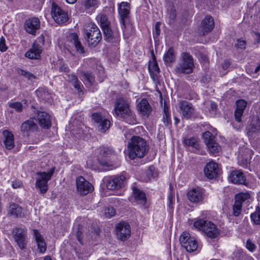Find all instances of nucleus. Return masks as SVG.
<instances>
[{
  "mask_svg": "<svg viewBox=\"0 0 260 260\" xmlns=\"http://www.w3.org/2000/svg\"><path fill=\"white\" fill-rule=\"evenodd\" d=\"M128 157L134 160L143 158L149 150L147 142L139 136H133L127 144Z\"/></svg>",
  "mask_w": 260,
  "mask_h": 260,
  "instance_id": "obj_1",
  "label": "nucleus"
},
{
  "mask_svg": "<svg viewBox=\"0 0 260 260\" xmlns=\"http://www.w3.org/2000/svg\"><path fill=\"white\" fill-rule=\"evenodd\" d=\"M114 111L116 115L125 122L133 124L137 122L135 113L129 108L127 101L123 98L116 100L114 105Z\"/></svg>",
  "mask_w": 260,
  "mask_h": 260,
  "instance_id": "obj_2",
  "label": "nucleus"
},
{
  "mask_svg": "<svg viewBox=\"0 0 260 260\" xmlns=\"http://www.w3.org/2000/svg\"><path fill=\"white\" fill-rule=\"evenodd\" d=\"M193 226L203 231L206 235L211 239H215L220 234V231L216 224L212 221L204 218L198 219L193 223Z\"/></svg>",
  "mask_w": 260,
  "mask_h": 260,
  "instance_id": "obj_3",
  "label": "nucleus"
},
{
  "mask_svg": "<svg viewBox=\"0 0 260 260\" xmlns=\"http://www.w3.org/2000/svg\"><path fill=\"white\" fill-rule=\"evenodd\" d=\"M84 38L89 46L95 47L102 40V34L99 27L91 23L84 29Z\"/></svg>",
  "mask_w": 260,
  "mask_h": 260,
  "instance_id": "obj_4",
  "label": "nucleus"
},
{
  "mask_svg": "<svg viewBox=\"0 0 260 260\" xmlns=\"http://www.w3.org/2000/svg\"><path fill=\"white\" fill-rule=\"evenodd\" d=\"M194 67L193 58L188 53L182 54L181 62L176 67L175 71L179 74H190L193 71Z\"/></svg>",
  "mask_w": 260,
  "mask_h": 260,
  "instance_id": "obj_5",
  "label": "nucleus"
},
{
  "mask_svg": "<svg viewBox=\"0 0 260 260\" xmlns=\"http://www.w3.org/2000/svg\"><path fill=\"white\" fill-rule=\"evenodd\" d=\"M55 171V168H52L48 172H38V177L36 179V187L40 189L41 194H45L48 190V182L51 178Z\"/></svg>",
  "mask_w": 260,
  "mask_h": 260,
  "instance_id": "obj_6",
  "label": "nucleus"
},
{
  "mask_svg": "<svg viewBox=\"0 0 260 260\" xmlns=\"http://www.w3.org/2000/svg\"><path fill=\"white\" fill-rule=\"evenodd\" d=\"M51 14L53 20L58 24L65 23L69 19L67 12L54 1L51 2Z\"/></svg>",
  "mask_w": 260,
  "mask_h": 260,
  "instance_id": "obj_7",
  "label": "nucleus"
},
{
  "mask_svg": "<svg viewBox=\"0 0 260 260\" xmlns=\"http://www.w3.org/2000/svg\"><path fill=\"white\" fill-rule=\"evenodd\" d=\"M179 240L182 247L187 252H193L198 247L197 241L187 232H183L180 237Z\"/></svg>",
  "mask_w": 260,
  "mask_h": 260,
  "instance_id": "obj_8",
  "label": "nucleus"
},
{
  "mask_svg": "<svg viewBox=\"0 0 260 260\" xmlns=\"http://www.w3.org/2000/svg\"><path fill=\"white\" fill-rule=\"evenodd\" d=\"M127 175L123 172L119 176L110 177L106 181V187L110 190H117L123 187L126 182Z\"/></svg>",
  "mask_w": 260,
  "mask_h": 260,
  "instance_id": "obj_9",
  "label": "nucleus"
},
{
  "mask_svg": "<svg viewBox=\"0 0 260 260\" xmlns=\"http://www.w3.org/2000/svg\"><path fill=\"white\" fill-rule=\"evenodd\" d=\"M204 142L210 153L217 155L221 150L218 144L215 141L214 137L209 131L205 132L203 135Z\"/></svg>",
  "mask_w": 260,
  "mask_h": 260,
  "instance_id": "obj_10",
  "label": "nucleus"
},
{
  "mask_svg": "<svg viewBox=\"0 0 260 260\" xmlns=\"http://www.w3.org/2000/svg\"><path fill=\"white\" fill-rule=\"evenodd\" d=\"M182 118L190 119L194 117L195 109L192 104L187 101L180 100L178 103Z\"/></svg>",
  "mask_w": 260,
  "mask_h": 260,
  "instance_id": "obj_11",
  "label": "nucleus"
},
{
  "mask_svg": "<svg viewBox=\"0 0 260 260\" xmlns=\"http://www.w3.org/2000/svg\"><path fill=\"white\" fill-rule=\"evenodd\" d=\"M76 187L78 192L83 196L91 192L94 189L93 186L82 176L77 178Z\"/></svg>",
  "mask_w": 260,
  "mask_h": 260,
  "instance_id": "obj_12",
  "label": "nucleus"
},
{
  "mask_svg": "<svg viewBox=\"0 0 260 260\" xmlns=\"http://www.w3.org/2000/svg\"><path fill=\"white\" fill-rule=\"evenodd\" d=\"M116 233L118 239L124 241L131 236L130 225L125 221L120 222L116 226Z\"/></svg>",
  "mask_w": 260,
  "mask_h": 260,
  "instance_id": "obj_13",
  "label": "nucleus"
},
{
  "mask_svg": "<svg viewBox=\"0 0 260 260\" xmlns=\"http://www.w3.org/2000/svg\"><path fill=\"white\" fill-rule=\"evenodd\" d=\"M13 234L15 241L19 247L21 249L25 248L27 236L26 230L24 228L15 227L13 230Z\"/></svg>",
  "mask_w": 260,
  "mask_h": 260,
  "instance_id": "obj_14",
  "label": "nucleus"
},
{
  "mask_svg": "<svg viewBox=\"0 0 260 260\" xmlns=\"http://www.w3.org/2000/svg\"><path fill=\"white\" fill-rule=\"evenodd\" d=\"M24 27L28 34L35 36L36 31L40 28V21L36 17L28 18L25 21Z\"/></svg>",
  "mask_w": 260,
  "mask_h": 260,
  "instance_id": "obj_15",
  "label": "nucleus"
},
{
  "mask_svg": "<svg viewBox=\"0 0 260 260\" xmlns=\"http://www.w3.org/2000/svg\"><path fill=\"white\" fill-rule=\"evenodd\" d=\"M92 119L98 124L99 131L105 133L110 126V121L103 117L99 113H94L92 114Z\"/></svg>",
  "mask_w": 260,
  "mask_h": 260,
  "instance_id": "obj_16",
  "label": "nucleus"
},
{
  "mask_svg": "<svg viewBox=\"0 0 260 260\" xmlns=\"http://www.w3.org/2000/svg\"><path fill=\"white\" fill-rule=\"evenodd\" d=\"M214 27V21L211 16H207L202 20L199 28L200 35L204 36L212 31Z\"/></svg>",
  "mask_w": 260,
  "mask_h": 260,
  "instance_id": "obj_17",
  "label": "nucleus"
},
{
  "mask_svg": "<svg viewBox=\"0 0 260 260\" xmlns=\"http://www.w3.org/2000/svg\"><path fill=\"white\" fill-rule=\"evenodd\" d=\"M204 171L205 176L209 179L216 178L220 173L218 164L213 161L207 163Z\"/></svg>",
  "mask_w": 260,
  "mask_h": 260,
  "instance_id": "obj_18",
  "label": "nucleus"
},
{
  "mask_svg": "<svg viewBox=\"0 0 260 260\" xmlns=\"http://www.w3.org/2000/svg\"><path fill=\"white\" fill-rule=\"evenodd\" d=\"M130 4L127 2H123L119 5L118 13L120 17V23L123 26L125 27V20L129 17L130 13Z\"/></svg>",
  "mask_w": 260,
  "mask_h": 260,
  "instance_id": "obj_19",
  "label": "nucleus"
},
{
  "mask_svg": "<svg viewBox=\"0 0 260 260\" xmlns=\"http://www.w3.org/2000/svg\"><path fill=\"white\" fill-rule=\"evenodd\" d=\"M204 192L202 188L197 187L189 190L187 193L188 199L192 203L202 202L204 199Z\"/></svg>",
  "mask_w": 260,
  "mask_h": 260,
  "instance_id": "obj_20",
  "label": "nucleus"
},
{
  "mask_svg": "<svg viewBox=\"0 0 260 260\" xmlns=\"http://www.w3.org/2000/svg\"><path fill=\"white\" fill-rule=\"evenodd\" d=\"M114 154L115 152L111 148L104 147L101 148L98 158V161L100 165L103 167L111 166V165L110 163L105 158L112 156Z\"/></svg>",
  "mask_w": 260,
  "mask_h": 260,
  "instance_id": "obj_21",
  "label": "nucleus"
},
{
  "mask_svg": "<svg viewBox=\"0 0 260 260\" xmlns=\"http://www.w3.org/2000/svg\"><path fill=\"white\" fill-rule=\"evenodd\" d=\"M105 40L109 43H118L119 42L120 34L117 28L112 29L109 28L103 31Z\"/></svg>",
  "mask_w": 260,
  "mask_h": 260,
  "instance_id": "obj_22",
  "label": "nucleus"
},
{
  "mask_svg": "<svg viewBox=\"0 0 260 260\" xmlns=\"http://www.w3.org/2000/svg\"><path fill=\"white\" fill-rule=\"evenodd\" d=\"M37 118L40 126L44 129H48L51 125L50 116L44 111H37Z\"/></svg>",
  "mask_w": 260,
  "mask_h": 260,
  "instance_id": "obj_23",
  "label": "nucleus"
},
{
  "mask_svg": "<svg viewBox=\"0 0 260 260\" xmlns=\"http://www.w3.org/2000/svg\"><path fill=\"white\" fill-rule=\"evenodd\" d=\"M42 52V47L38 43L34 42L31 47L25 53V56L29 59H38Z\"/></svg>",
  "mask_w": 260,
  "mask_h": 260,
  "instance_id": "obj_24",
  "label": "nucleus"
},
{
  "mask_svg": "<svg viewBox=\"0 0 260 260\" xmlns=\"http://www.w3.org/2000/svg\"><path fill=\"white\" fill-rule=\"evenodd\" d=\"M132 188L133 190L132 197L134 198L137 203L144 205L147 202L145 193L135 185L132 186Z\"/></svg>",
  "mask_w": 260,
  "mask_h": 260,
  "instance_id": "obj_25",
  "label": "nucleus"
},
{
  "mask_svg": "<svg viewBox=\"0 0 260 260\" xmlns=\"http://www.w3.org/2000/svg\"><path fill=\"white\" fill-rule=\"evenodd\" d=\"M247 104V102L244 100H238L236 101V109L235 111V120L237 122H240L241 121V118L243 115Z\"/></svg>",
  "mask_w": 260,
  "mask_h": 260,
  "instance_id": "obj_26",
  "label": "nucleus"
},
{
  "mask_svg": "<svg viewBox=\"0 0 260 260\" xmlns=\"http://www.w3.org/2000/svg\"><path fill=\"white\" fill-rule=\"evenodd\" d=\"M152 54L153 56V61L149 65L148 69L152 80L155 82H157L158 81V75L160 72V70L153 51L152 52Z\"/></svg>",
  "mask_w": 260,
  "mask_h": 260,
  "instance_id": "obj_27",
  "label": "nucleus"
},
{
  "mask_svg": "<svg viewBox=\"0 0 260 260\" xmlns=\"http://www.w3.org/2000/svg\"><path fill=\"white\" fill-rule=\"evenodd\" d=\"M230 179L234 184H244L246 181L245 177L240 170L233 171L231 173Z\"/></svg>",
  "mask_w": 260,
  "mask_h": 260,
  "instance_id": "obj_28",
  "label": "nucleus"
},
{
  "mask_svg": "<svg viewBox=\"0 0 260 260\" xmlns=\"http://www.w3.org/2000/svg\"><path fill=\"white\" fill-rule=\"evenodd\" d=\"M68 39L70 42L75 46L77 51L82 54L85 52L84 47L80 41L77 33L74 32L69 34Z\"/></svg>",
  "mask_w": 260,
  "mask_h": 260,
  "instance_id": "obj_29",
  "label": "nucleus"
},
{
  "mask_svg": "<svg viewBox=\"0 0 260 260\" xmlns=\"http://www.w3.org/2000/svg\"><path fill=\"white\" fill-rule=\"evenodd\" d=\"M32 231L40 252L44 253L46 250L47 246L43 237L37 230L34 229Z\"/></svg>",
  "mask_w": 260,
  "mask_h": 260,
  "instance_id": "obj_30",
  "label": "nucleus"
},
{
  "mask_svg": "<svg viewBox=\"0 0 260 260\" xmlns=\"http://www.w3.org/2000/svg\"><path fill=\"white\" fill-rule=\"evenodd\" d=\"M4 136V144L5 147L8 150L12 149L14 147V137L13 134L8 130L3 132Z\"/></svg>",
  "mask_w": 260,
  "mask_h": 260,
  "instance_id": "obj_31",
  "label": "nucleus"
},
{
  "mask_svg": "<svg viewBox=\"0 0 260 260\" xmlns=\"http://www.w3.org/2000/svg\"><path fill=\"white\" fill-rule=\"evenodd\" d=\"M38 128L37 124L34 121L29 119L23 122L20 126V131L27 135L29 133L36 131Z\"/></svg>",
  "mask_w": 260,
  "mask_h": 260,
  "instance_id": "obj_32",
  "label": "nucleus"
},
{
  "mask_svg": "<svg viewBox=\"0 0 260 260\" xmlns=\"http://www.w3.org/2000/svg\"><path fill=\"white\" fill-rule=\"evenodd\" d=\"M138 110L143 116L148 117L151 112V107L146 99H143L137 106Z\"/></svg>",
  "mask_w": 260,
  "mask_h": 260,
  "instance_id": "obj_33",
  "label": "nucleus"
},
{
  "mask_svg": "<svg viewBox=\"0 0 260 260\" xmlns=\"http://www.w3.org/2000/svg\"><path fill=\"white\" fill-rule=\"evenodd\" d=\"M183 144L186 147H191L193 151H197L200 149L199 141L196 137L185 138L183 140Z\"/></svg>",
  "mask_w": 260,
  "mask_h": 260,
  "instance_id": "obj_34",
  "label": "nucleus"
},
{
  "mask_svg": "<svg viewBox=\"0 0 260 260\" xmlns=\"http://www.w3.org/2000/svg\"><path fill=\"white\" fill-rule=\"evenodd\" d=\"M8 214L16 217H21L22 209L17 204H11L8 210Z\"/></svg>",
  "mask_w": 260,
  "mask_h": 260,
  "instance_id": "obj_35",
  "label": "nucleus"
},
{
  "mask_svg": "<svg viewBox=\"0 0 260 260\" xmlns=\"http://www.w3.org/2000/svg\"><path fill=\"white\" fill-rule=\"evenodd\" d=\"M81 77L89 85H93L95 82V77L93 73L90 71H82L81 73Z\"/></svg>",
  "mask_w": 260,
  "mask_h": 260,
  "instance_id": "obj_36",
  "label": "nucleus"
},
{
  "mask_svg": "<svg viewBox=\"0 0 260 260\" xmlns=\"http://www.w3.org/2000/svg\"><path fill=\"white\" fill-rule=\"evenodd\" d=\"M248 133H256L260 131V120L257 118H253L247 128Z\"/></svg>",
  "mask_w": 260,
  "mask_h": 260,
  "instance_id": "obj_37",
  "label": "nucleus"
},
{
  "mask_svg": "<svg viewBox=\"0 0 260 260\" xmlns=\"http://www.w3.org/2000/svg\"><path fill=\"white\" fill-rule=\"evenodd\" d=\"M164 60L166 63H170L175 60V55L173 47H170L164 55Z\"/></svg>",
  "mask_w": 260,
  "mask_h": 260,
  "instance_id": "obj_38",
  "label": "nucleus"
},
{
  "mask_svg": "<svg viewBox=\"0 0 260 260\" xmlns=\"http://www.w3.org/2000/svg\"><path fill=\"white\" fill-rule=\"evenodd\" d=\"M82 4L85 10L92 11L98 7L99 2L98 0H84Z\"/></svg>",
  "mask_w": 260,
  "mask_h": 260,
  "instance_id": "obj_39",
  "label": "nucleus"
},
{
  "mask_svg": "<svg viewBox=\"0 0 260 260\" xmlns=\"http://www.w3.org/2000/svg\"><path fill=\"white\" fill-rule=\"evenodd\" d=\"M250 218L254 224L260 225V208L259 207H257L255 211L251 214Z\"/></svg>",
  "mask_w": 260,
  "mask_h": 260,
  "instance_id": "obj_40",
  "label": "nucleus"
},
{
  "mask_svg": "<svg viewBox=\"0 0 260 260\" xmlns=\"http://www.w3.org/2000/svg\"><path fill=\"white\" fill-rule=\"evenodd\" d=\"M162 121L165 125L168 126L171 123V119L170 117V114L169 111L168 107L165 104L164 107V115Z\"/></svg>",
  "mask_w": 260,
  "mask_h": 260,
  "instance_id": "obj_41",
  "label": "nucleus"
},
{
  "mask_svg": "<svg viewBox=\"0 0 260 260\" xmlns=\"http://www.w3.org/2000/svg\"><path fill=\"white\" fill-rule=\"evenodd\" d=\"M100 24L103 31H104L105 29L106 30L110 28V22L105 15H102L101 16Z\"/></svg>",
  "mask_w": 260,
  "mask_h": 260,
  "instance_id": "obj_42",
  "label": "nucleus"
},
{
  "mask_svg": "<svg viewBox=\"0 0 260 260\" xmlns=\"http://www.w3.org/2000/svg\"><path fill=\"white\" fill-rule=\"evenodd\" d=\"M18 73L20 75L27 78L28 80L31 81L32 79H36V76L34 75L33 74L22 69L18 70Z\"/></svg>",
  "mask_w": 260,
  "mask_h": 260,
  "instance_id": "obj_43",
  "label": "nucleus"
},
{
  "mask_svg": "<svg viewBox=\"0 0 260 260\" xmlns=\"http://www.w3.org/2000/svg\"><path fill=\"white\" fill-rule=\"evenodd\" d=\"M250 198V194L248 193H240L235 196V201L242 204L243 202Z\"/></svg>",
  "mask_w": 260,
  "mask_h": 260,
  "instance_id": "obj_44",
  "label": "nucleus"
},
{
  "mask_svg": "<svg viewBox=\"0 0 260 260\" xmlns=\"http://www.w3.org/2000/svg\"><path fill=\"white\" fill-rule=\"evenodd\" d=\"M242 205L238 202L235 201L233 206V214L235 216H238L241 213Z\"/></svg>",
  "mask_w": 260,
  "mask_h": 260,
  "instance_id": "obj_45",
  "label": "nucleus"
},
{
  "mask_svg": "<svg viewBox=\"0 0 260 260\" xmlns=\"http://www.w3.org/2000/svg\"><path fill=\"white\" fill-rule=\"evenodd\" d=\"M37 93L44 100H49L51 98L50 93L46 89L38 90Z\"/></svg>",
  "mask_w": 260,
  "mask_h": 260,
  "instance_id": "obj_46",
  "label": "nucleus"
},
{
  "mask_svg": "<svg viewBox=\"0 0 260 260\" xmlns=\"http://www.w3.org/2000/svg\"><path fill=\"white\" fill-rule=\"evenodd\" d=\"M146 175L148 177L147 180H149L151 178H155L157 176V172L155 171V168L153 166H150L146 172Z\"/></svg>",
  "mask_w": 260,
  "mask_h": 260,
  "instance_id": "obj_47",
  "label": "nucleus"
},
{
  "mask_svg": "<svg viewBox=\"0 0 260 260\" xmlns=\"http://www.w3.org/2000/svg\"><path fill=\"white\" fill-rule=\"evenodd\" d=\"M235 47L237 49L244 50L246 49V42L242 39L237 40V43L234 45Z\"/></svg>",
  "mask_w": 260,
  "mask_h": 260,
  "instance_id": "obj_48",
  "label": "nucleus"
},
{
  "mask_svg": "<svg viewBox=\"0 0 260 260\" xmlns=\"http://www.w3.org/2000/svg\"><path fill=\"white\" fill-rule=\"evenodd\" d=\"M9 107L12 108H14L18 112H20L23 110V105L20 102H13L9 104Z\"/></svg>",
  "mask_w": 260,
  "mask_h": 260,
  "instance_id": "obj_49",
  "label": "nucleus"
},
{
  "mask_svg": "<svg viewBox=\"0 0 260 260\" xmlns=\"http://www.w3.org/2000/svg\"><path fill=\"white\" fill-rule=\"evenodd\" d=\"M76 238L81 245H83L82 240V226L80 224L78 225V231L76 233Z\"/></svg>",
  "mask_w": 260,
  "mask_h": 260,
  "instance_id": "obj_50",
  "label": "nucleus"
},
{
  "mask_svg": "<svg viewBox=\"0 0 260 260\" xmlns=\"http://www.w3.org/2000/svg\"><path fill=\"white\" fill-rule=\"evenodd\" d=\"M115 210L112 207H108L105 210V215L107 218H110L115 215Z\"/></svg>",
  "mask_w": 260,
  "mask_h": 260,
  "instance_id": "obj_51",
  "label": "nucleus"
},
{
  "mask_svg": "<svg viewBox=\"0 0 260 260\" xmlns=\"http://www.w3.org/2000/svg\"><path fill=\"white\" fill-rule=\"evenodd\" d=\"M161 25V23L160 22H157L154 26V29L153 30V35L154 38H157L158 36L160 35V26Z\"/></svg>",
  "mask_w": 260,
  "mask_h": 260,
  "instance_id": "obj_52",
  "label": "nucleus"
},
{
  "mask_svg": "<svg viewBox=\"0 0 260 260\" xmlns=\"http://www.w3.org/2000/svg\"><path fill=\"white\" fill-rule=\"evenodd\" d=\"M169 23H172L175 20L176 16V10L173 7H172L170 10L169 13Z\"/></svg>",
  "mask_w": 260,
  "mask_h": 260,
  "instance_id": "obj_53",
  "label": "nucleus"
},
{
  "mask_svg": "<svg viewBox=\"0 0 260 260\" xmlns=\"http://www.w3.org/2000/svg\"><path fill=\"white\" fill-rule=\"evenodd\" d=\"M246 247L250 252H253L256 248V245L251 241L250 239H248L247 240Z\"/></svg>",
  "mask_w": 260,
  "mask_h": 260,
  "instance_id": "obj_54",
  "label": "nucleus"
},
{
  "mask_svg": "<svg viewBox=\"0 0 260 260\" xmlns=\"http://www.w3.org/2000/svg\"><path fill=\"white\" fill-rule=\"evenodd\" d=\"M72 85L76 88L79 92H82L81 86L80 85V83L79 81L78 78L76 80H74V81L71 82Z\"/></svg>",
  "mask_w": 260,
  "mask_h": 260,
  "instance_id": "obj_55",
  "label": "nucleus"
},
{
  "mask_svg": "<svg viewBox=\"0 0 260 260\" xmlns=\"http://www.w3.org/2000/svg\"><path fill=\"white\" fill-rule=\"evenodd\" d=\"M8 49L5 43V39L3 37H2L0 39V51L2 52H5Z\"/></svg>",
  "mask_w": 260,
  "mask_h": 260,
  "instance_id": "obj_56",
  "label": "nucleus"
},
{
  "mask_svg": "<svg viewBox=\"0 0 260 260\" xmlns=\"http://www.w3.org/2000/svg\"><path fill=\"white\" fill-rule=\"evenodd\" d=\"M59 71L61 72L68 73L70 71V69L67 64L62 63L59 67Z\"/></svg>",
  "mask_w": 260,
  "mask_h": 260,
  "instance_id": "obj_57",
  "label": "nucleus"
},
{
  "mask_svg": "<svg viewBox=\"0 0 260 260\" xmlns=\"http://www.w3.org/2000/svg\"><path fill=\"white\" fill-rule=\"evenodd\" d=\"M22 184L21 182L17 181H13L12 183V186L14 188H20L22 186Z\"/></svg>",
  "mask_w": 260,
  "mask_h": 260,
  "instance_id": "obj_58",
  "label": "nucleus"
},
{
  "mask_svg": "<svg viewBox=\"0 0 260 260\" xmlns=\"http://www.w3.org/2000/svg\"><path fill=\"white\" fill-rule=\"evenodd\" d=\"M248 162V159L247 158L243 159L241 162H240V161L239 160V163L240 165H241L244 168H246L247 167Z\"/></svg>",
  "mask_w": 260,
  "mask_h": 260,
  "instance_id": "obj_59",
  "label": "nucleus"
},
{
  "mask_svg": "<svg viewBox=\"0 0 260 260\" xmlns=\"http://www.w3.org/2000/svg\"><path fill=\"white\" fill-rule=\"evenodd\" d=\"M201 81L204 83H208L210 81V78L207 75L203 76Z\"/></svg>",
  "mask_w": 260,
  "mask_h": 260,
  "instance_id": "obj_60",
  "label": "nucleus"
},
{
  "mask_svg": "<svg viewBox=\"0 0 260 260\" xmlns=\"http://www.w3.org/2000/svg\"><path fill=\"white\" fill-rule=\"evenodd\" d=\"M217 105L214 102H211L210 103V109L213 111H215L217 109Z\"/></svg>",
  "mask_w": 260,
  "mask_h": 260,
  "instance_id": "obj_61",
  "label": "nucleus"
},
{
  "mask_svg": "<svg viewBox=\"0 0 260 260\" xmlns=\"http://www.w3.org/2000/svg\"><path fill=\"white\" fill-rule=\"evenodd\" d=\"M169 200V207H173V199H174V197L172 194H170L168 197Z\"/></svg>",
  "mask_w": 260,
  "mask_h": 260,
  "instance_id": "obj_62",
  "label": "nucleus"
},
{
  "mask_svg": "<svg viewBox=\"0 0 260 260\" xmlns=\"http://www.w3.org/2000/svg\"><path fill=\"white\" fill-rule=\"evenodd\" d=\"M230 66V63L229 61L225 60L222 64V68L224 70H226Z\"/></svg>",
  "mask_w": 260,
  "mask_h": 260,
  "instance_id": "obj_63",
  "label": "nucleus"
},
{
  "mask_svg": "<svg viewBox=\"0 0 260 260\" xmlns=\"http://www.w3.org/2000/svg\"><path fill=\"white\" fill-rule=\"evenodd\" d=\"M77 78V77L76 75H71V76H69L70 82H71L74 81V80H76Z\"/></svg>",
  "mask_w": 260,
  "mask_h": 260,
  "instance_id": "obj_64",
  "label": "nucleus"
}]
</instances>
